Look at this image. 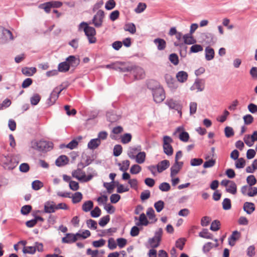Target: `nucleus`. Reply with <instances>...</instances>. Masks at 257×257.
Returning <instances> with one entry per match:
<instances>
[{"mask_svg":"<svg viewBox=\"0 0 257 257\" xmlns=\"http://www.w3.org/2000/svg\"><path fill=\"white\" fill-rule=\"evenodd\" d=\"M31 145L32 148L39 152L49 151L53 148L52 143L44 140H33L31 142Z\"/></svg>","mask_w":257,"mask_h":257,"instance_id":"nucleus-1","label":"nucleus"},{"mask_svg":"<svg viewBox=\"0 0 257 257\" xmlns=\"http://www.w3.org/2000/svg\"><path fill=\"white\" fill-rule=\"evenodd\" d=\"M83 27V31L85 35L87 36L90 44H94L96 42L95 29L92 27L89 26L88 24L86 22H82L80 24L79 29L80 30Z\"/></svg>","mask_w":257,"mask_h":257,"instance_id":"nucleus-2","label":"nucleus"},{"mask_svg":"<svg viewBox=\"0 0 257 257\" xmlns=\"http://www.w3.org/2000/svg\"><path fill=\"white\" fill-rule=\"evenodd\" d=\"M152 93L154 100L156 103L162 102L166 97L164 89L160 86L153 89Z\"/></svg>","mask_w":257,"mask_h":257,"instance_id":"nucleus-3","label":"nucleus"},{"mask_svg":"<svg viewBox=\"0 0 257 257\" xmlns=\"http://www.w3.org/2000/svg\"><path fill=\"white\" fill-rule=\"evenodd\" d=\"M173 142L171 137L165 136L163 137L164 152L168 156H171L173 153V149L170 144Z\"/></svg>","mask_w":257,"mask_h":257,"instance_id":"nucleus-4","label":"nucleus"},{"mask_svg":"<svg viewBox=\"0 0 257 257\" xmlns=\"http://www.w3.org/2000/svg\"><path fill=\"white\" fill-rule=\"evenodd\" d=\"M13 39L12 32L3 27H0V43H4Z\"/></svg>","mask_w":257,"mask_h":257,"instance_id":"nucleus-5","label":"nucleus"},{"mask_svg":"<svg viewBox=\"0 0 257 257\" xmlns=\"http://www.w3.org/2000/svg\"><path fill=\"white\" fill-rule=\"evenodd\" d=\"M133 69V67L130 64L116 62L114 63L113 70L121 72H128Z\"/></svg>","mask_w":257,"mask_h":257,"instance_id":"nucleus-6","label":"nucleus"},{"mask_svg":"<svg viewBox=\"0 0 257 257\" xmlns=\"http://www.w3.org/2000/svg\"><path fill=\"white\" fill-rule=\"evenodd\" d=\"M104 17V12L102 10H99L93 18L92 24L97 28L100 27L102 26Z\"/></svg>","mask_w":257,"mask_h":257,"instance_id":"nucleus-7","label":"nucleus"},{"mask_svg":"<svg viewBox=\"0 0 257 257\" xmlns=\"http://www.w3.org/2000/svg\"><path fill=\"white\" fill-rule=\"evenodd\" d=\"M133 67V69L128 72H131L135 79H142L145 76V72L141 67L136 66L132 64H130Z\"/></svg>","mask_w":257,"mask_h":257,"instance_id":"nucleus-8","label":"nucleus"},{"mask_svg":"<svg viewBox=\"0 0 257 257\" xmlns=\"http://www.w3.org/2000/svg\"><path fill=\"white\" fill-rule=\"evenodd\" d=\"M166 104L171 109H174L176 110L180 115L181 116L182 112V106L181 104L176 100L173 99H168L166 101Z\"/></svg>","mask_w":257,"mask_h":257,"instance_id":"nucleus-9","label":"nucleus"},{"mask_svg":"<svg viewBox=\"0 0 257 257\" xmlns=\"http://www.w3.org/2000/svg\"><path fill=\"white\" fill-rule=\"evenodd\" d=\"M204 88V81L202 79H196L191 87V90L197 89L198 91H202Z\"/></svg>","mask_w":257,"mask_h":257,"instance_id":"nucleus-10","label":"nucleus"},{"mask_svg":"<svg viewBox=\"0 0 257 257\" xmlns=\"http://www.w3.org/2000/svg\"><path fill=\"white\" fill-rule=\"evenodd\" d=\"M56 210V204L53 201H47L44 204V212L45 213H54Z\"/></svg>","mask_w":257,"mask_h":257,"instance_id":"nucleus-11","label":"nucleus"},{"mask_svg":"<svg viewBox=\"0 0 257 257\" xmlns=\"http://www.w3.org/2000/svg\"><path fill=\"white\" fill-rule=\"evenodd\" d=\"M183 165V163L182 162H175V164L171 168L170 176L171 177H174L179 173L180 169L182 168Z\"/></svg>","mask_w":257,"mask_h":257,"instance_id":"nucleus-12","label":"nucleus"},{"mask_svg":"<svg viewBox=\"0 0 257 257\" xmlns=\"http://www.w3.org/2000/svg\"><path fill=\"white\" fill-rule=\"evenodd\" d=\"M66 61L69 64L70 67H76L80 63V59L78 57L71 55L68 57Z\"/></svg>","mask_w":257,"mask_h":257,"instance_id":"nucleus-13","label":"nucleus"},{"mask_svg":"<svg viewBox=\"0 0 257 257\" xmlns=\"http://www.w3.org/2000/svg\"><path fill=\"white\" fill-rule=\"evenodd\" d=\"M202 38L208 44L214 43L216 40L213 34L208 32L202 33Z\"/></svg>","mask_w":257,"mask_h":257,"instance_id":"nucleus-14","label":"nucleus"},{"mask_svg":"<svg viewBox=\"0 0 257 257\" xmlns=\"http://www.w3.org/2000/svg\"><path fill=\"white\" fill-rule=\"evenodd\" d=\"M170 166V162L168 160H164L159 162L156 167L159 173H161L167 169Z\"/></svg>","mask_w":257,"mask_h":257,"instance_id":"nucleus-15","label":"nucleus"},{"mask_svg":"<svg viewBox=\"0 0 257 257\" xmlns=\"http://www.w3.org/2000/svg\"><path fill=\"white\" fill-rule=\"evenodd\" d=\"M85 173L80 168H78L77 170L72 172V176L79 181H83L85 177Z\"/></svg>","mask_w":257,"mask_h":257,"instance_id":"nucleus-16","label":"nucleus"},{"mask_svg":"<svg viewBox=\"0 0 257 257\" xmlns=\"http://www.w3.org/2000/svg\"><path fill=\"white\" fill-rule=\"evenodd\" d=\"M177 80L181 83L186 82L188 79V73L184 71H179L176 75Z\"/></svg>","mask_w":257,"mask_h":257,"instance_id":"nucleus-17","label":"nucleus"},{"mask_svg":"<svg viewBox=\"0 0 257 257\" xmlns=\"http://www.w3.org/2000/svg\"><path fill=\"white\" fill-rule=\"evenodd\" d=\"M77 239L75 238L74 234L67 233L66 236L62 238V242L64 243H72L75 242Z\"/></svg>","mask_w":257,"mask_h":257,"instance_id":"nucleus-18","label":"nucleus"},{"mask_svg":"<svg viewBox=\"0 0 257 257\" xmlns=\"http://www.w3.org/2000/svg\"><path fill=\"white\" fill-rule=\"evenodd\" d=\"M154 43L157 47V49L159 50H163L166 47V41L161 38H157L154 40Z\"/></svg>","mask_w":257,"mask_h":257,"instance_id":"nucleus-19","label":"nucleus"},{"mask_svg":"<svg viewBox=\"0 0 257 257\" xmlns=\"http://www.w3.org/2000/svg\"><path fill=\"white\" fill-rule=\"evenodd\" d=\"M243 210L248 214H251L255 210L254 204L251 202H246L243 204Z\"/></svg>","mask_w":257,"mask_h":257,"instance_id":"nucleus-20","label":"nucleus"},{"mask_svg":"<svg viewBox=\"0 0 257 257\" xmlns=\"http://www.w3.org/2000/svg\"><path fill=\"white\" fill-rule=\"evenodd\" d=\"M69 159L65 155H62L59 157L55 161V164L57 166L61 167L65 165L68 163Z\"/></svg>","mask_w":257,"mask_h":257,"instance_id":"nucleus-21","label":"nucleus"},{"mask_svg":"<svg viewBox=\"0 0 257 257\" xmlns=\"http://www.w3.org/2000/svg\"><path fill=\"white\" fill-rule=\"evenodd\" d=\"M205 59L207 61L212 60L214 57L215 52L213 48L210 47H207L205 49Z\"/></svg>","mask_w":257,"mask_h":257,"instance_id":"nucleus-22","label":"nucleus"},{"mask_svg":"<svg viewBox=\"0 0 257 257\" xmlns=\"http://www.w3.org/2000/svg\"><path fill=\"white\" fill-rule=\"evenodd\" d=\"M184 43L187 45H191L196 43V40L193 37L192 35L190 34H186L183 36Z\"/></svg>","mask_w":257,"mask_h":257,"instance_id":"nucleus-23","label":"nucleus"},{"mask_svg":"<svg viewBox=\"0 0 257 257\" xmlns=\"http://www.w3.org/2000/svg\"><path fill=\"white\" fill-rule=\"evenodd\" d=\"M141 150V148L130 147L127 151V155L131 159H135L137 154Z\"/></svg>","mask_w":257,"mask_h":257,"instance_id":"nucleus-24","label":"nucleus"},{"mask_svg":"<svg viewBox=\"0 0 257 257\" xmlns=\"http://www.w3.org/2000/svg\"><path fill=\"white\" fill-rule=\"evenodd\" d=\"M101 144V141L99 139H93L91 140L88 143V148L91 150L96 149Z\"/></svg>","mask_w":257,"mask_h":257,"instance_id":"nucleus-25","label":"nucleus"},{"mask_svg":"<svg viewBox=\"0 0 257 257\" xmlns=\"http://www.w3.org/2000/svg\"><path fill=\"white\" fill-rule=\"evenodd\" d=\"M59 94L60 93H58V92H57V91H56L55 89H54L53 91L51 92L49 98L48 99V103L50 105L53 104L58 98Z\"/></svg>","mask_w":257,"mask_h":257,"instance_id":"nucleus-26","label":"nucleus"},{"mask_svg":"<svg viewBox=\"0 0 257 257\" xmlns=\"http://www.w3.org/2000/svg\"><path fill=\"white\" fill-rule=\"evenodd\" d=\"M226 191L233 195L236 194L237 192V186L235 182L232 181L230 182V183L226 188Z\"/></svg>","mask_w":257,"mask_h":257,"instance_id":"nucleus-27","label":"nucleus"},{"mask_svg":"<svg viewBox=\"0 0 257 257\" xmlns=\"http://www.w3.org/2000/svg\"><path fill=\"white\" fill-rule=\"evenodd\" d=\"M149 223V221L147 219V218L146 216V215L143 213L140 214L139 217V222H137L136 225L137 226H140V225H144V226H147Z\"/></svg>","mask_w":257,"mask_h":257,"instance_id":"nucleus-28","label":"nucleus"},{"mask_svg":"<svg viewBox=\"0 0 257 257\" xmlns=\"http://www.w3.org/2000/svg\"><path fill=\"white\" fill-rule=\"evenodd\" d=\"M106 116L107 120L111 122H115L120 118V116L113 112H108L106 113Z\"/></svg>","mask_w":257,"mask_h":257,"instance_id":"nucleus-29","label":"nucleus"},{"mask_svg":"<svg viewBox=\"0 0 257 257\" xmlns=\"http://www.w3.org/2000/svg\"><path fill=\"white\" fill-rule=\"evenodd\" d=\"M93 207V203L91 200L86 201L84 202L82 206V209L84 212L90 211Z\"/></svg>","mask_w":257,"mask_h":257,"instance_id":"nucleus-30","label":"nucleus"},{"mask_svg":"<svg viewBox=\"0 0 257 257\" xmlns=\"http://www.w3.org/2000/svg\"><path fill=\"white\" fill-rule=\"evenodd\" d=\"M70 69L69 64L66 61L59 64L58 66V71L61 72H67Z\"/></svg>","mask_w":257,"mask_h":257,"instance_id":"nucleus-31","label":"nucleus"},{"mask_svg":"<svg viewBox=\"0 0 257 257\" xmlns=\"http://www.w3.org/2000/svg\"><path fill=\"white\" fill-rule=\"evenodd\" d=\"M82 194L80 192H76L71 196L73 203L76 204L80 202L82 199Z\"/></svg>","mask_w":257,"mask_h":257,"instance_id":"nucleus-32","label":"nucleus"},{"mask_svg":"<svg viewBox=\"0 0 257 257\" xmlns=\"http://www.w3.org/2000/svg\"><path fill=\"white\" fill-rule=\"evenodd\" d=\"M218 246V243L214 244L211 242H208L205 243L203 246V251L204 253H206L208 252L213 247H217Z\"/></svg>","mask_w":257,"mask_h":257,"instance_id":"nucleus-33","label":"nucleus"},{"mask_svg":"<svg viewBox=\"0 0 257 257\" xmlns=\"http://www.w3.org/2000/svg\"><path fill=\"white\" fill-rule=\"evenodd\" d=\"M22 72L26 76H32L36 72V69L35 67H25L22 69Z\"/></svg>","mask_w":257,"mask_h":257,"instance_id":"nucleus-34","label":"nucleus"},{"mask_svg":"<svg viewBox=\"0 0 257 257\" xmlns=\"http://www.w3.org/2000/svg\"><path fill=\"white\" fill-rule=\"evenodd\" d=\"M136 162L139 164L143 163L146 159V153L144 152H139L135 158Z\"/></svg>","mask_w":257,"mask_h":257,"instance_id":"nucleus-35","label":"nucleus"},{"mask_svg":"<svg viewBox=\"0 0 257 257\" xmlns=\"http://www.w3.org/2000/svg\"><path fill=\"white\" fill-rule=\"evenodd\" d=\"M13 160L14 157L10 155L3 156L2 157V161L3 162L7 165L10 164H13V165H14L15 163H13Z\"/></svg>","mask_w":257,"mask_h":257,"instance_id":"nucleus-36","label":"nucleus"},{"mask_svg":"<svg viewBox=\"0 0 257 257\" xmlns=\"http://www.w3.org/2000/svg\"><path fill=\"white\" fill-rule=\"evenodd\" d=\"M124 29L131 34H135L136 32V28L134 23H128L124 25Z\"/></svg>","mask_w":257,"mask_h":257,"instance_id":"nucleus-37","label":"nucleus"},{"mask_svg":"<svg viewBox=\"0 0 257 257\" xmlns=\"http://www.w3.org/2000/svg\"><path fill=\"white\" fill-rule=\"evenodd\" d=\"M199 235L201 237L206 239L213 238V235L209 233L207 229H203L202 231L199 232Z\"/></svg>","mask_w":257,"mask_h":257,"instance_id":"nucleus-38","label":"nucleus"},{"mask_svg":"<svg viewBox=\"0 0 257 257\" xmlns=\"http://www.w3.org/2000/svg\"><path fill=\"white\" fill-rule=\"evenodd\" d=\"M148 242L150 245V246L152 248H157L159 246L161 241H160L159 240H157L156 238L153 237L152 238H150L149 239Z\"/></svg>","mask_w":257,"mask_h":257,"instance_id":"nucleus-39","label":"nucleus"},{"mask_svg":"<svg viewBox=\"0 0 257 257\" xmlns=\"http://www.w3.org/2000/svg\"><path fill=\"white\" fill-rule=\"evenodd\" d=\"M243 140L245 144L248 147L252 146L254 142V139H252L251 137L248 135L244 136Z\"/></svg>","mask_w":257,"mask_h":257,"instance_id":"nucleus-40","label":"nucleus"},{"mask_svg":"<svg viewBox=\"0 0 257 257\" xmlns=\"http://www.w3.org/2000/svg\"><path fill=\"white\" fill-rule=\"evenodd\" d=\"M146 214L148 216L149 219L154 220V222H155L157 220V219L155 217V211L152 208H149L148 209Z\"/></svg>","mask_w":257,"mask_h":257,"instance_id":"nucleus-41","label":"nucleus"},{"mask_svg":"<svg viewBox=\"0 0 257 257\" xmlns=\"http://www.w3.org/2000/svg\"><path fill=\"white\" fill-rule=\"evenodd\" d=\"M32 188L35 190H38L43 187V183L39 180H35L32 183Z\"/></svg>","mask_w":257,"mask_h":257,"instance_id":"nucleus-42","label":"nucleus"},{"mask_svg":"<svg viewBox=\"0 0 257 257\" xmlns=\"http://www.w3.org/2000/svg\"><path fill=\"white\" fill-rule=\"evenodd\" d=\"M224 134L225 137L229 138L234 136V132L231 127L227 126L224 128Z\"/></svg>","mask_w":257,"mask_h":257,"instance_id":"nucleus-43","label":"nucleus"},{"mask_svg":"<svg viewBox=\"0 0 257 257\" xmlns=\"http://www.w3.org/2000/svg\"><path fill=\"white\" fill-rule=\"evenodd\" d=\"M110 217L109 215H106L101 217L99 221V225L101 227L105 226L109 221Z\"/></svg>","mask_w":257,"mask_h":257,"instance_id":"nucleus-44","label":"nucleus"},{"mask_svg":"<svg viewBox=\"0 0 257 257\" xmlns=\"http://www.w3.org/2000/svg\"><path fill=\"white\" fill-rule=\"evenodd\" d=\"M147 5L145 3H140L138 5L137 8L135 9V11L136 13H141L145 11L146 9Z\"/></svg>","mask_w":257,"mask_h":257,"instance_id":"nucleus-45","label":"nucleus"},{"mask_svg":"<svg viewBox=\"0 0 257 257\" xmlns=\"http://www.w3.org/2000/svg\"><path fill=\"white\" fill-rule=\"evenodd\" d=\"M23 252L25 254L29 253V254H34L36 252V248H35L34 246H24L23 249Z\"/></svg>","mask_w":257,"mask_h":257,"instance_id":"nucleus-46","label":"nucleus"},{"mask_svg":"<svg viewBox=\"0 0 257 257\" xmlns=\"http://www.w3.org/2000/svg\"><path fill=\"white\" fill-rule=\"evenodd\" d=\"M41 99L40 96L37 94H34L30 99L31 103L33 105H37Z\"/></svg>","mask_w":257,"mask_h":257,"instance_id":"nucleus-47","label":"nucleus"},{"mask_svg":"<svg viewBox=\"0 0 257 257\" xmlns=\"http://www.w3.org/2000/svg\"><path fill=\"white\" fill-rule=\"evenodd\" d=\"M220 226V221L217 220H215L211 223L210 229L212 231H216L219 229Z\"/></svg>","mask_w":257,"mask_h":257,"instance_id":"nucleus-48","label":"nucleus"},{"mask_svg":"<svg viewBox=\"0 0 257 257\" xmlns=\"http://www.w3.org/2000/svg\"><path fill=\"white\" fill-rule=\"evenodd\" d=\"M154 207L158 212H160L164 207V202L162 200H159L154 204Z\"/></svg>","mask_w":257,"mask_h":257,"instance_id":"nucleus-49","label":"nucleus"},{"mask_svg":"<svg viewBox=\"0 0 257 257\" xmlns=\"http://www.w3.org/2000/svg\"><path fill=\"white\" fill-rule=\"evenodd\" d=\"M130 164V162L128 160L123 161L121 164H119L120 166L119 169L123 172H125L128 170Z\"/></svg>","mask_w":257,"mask_h":257,"instance_id":"nucleus-50","label":"nucleus"},{"mask_svg":"<svg viewBox=\"0 0 257 257\" xmlns=\"http://www.w3.org/2000/svg\"><path fill=\"white\" fill-rule=\"evenodd\" d=\"M203 47L199 44H195L192 45L190 48L191 53H197L203 51Z\"/></svg>","mask_w":257,"mask_h":257,"instance_id":"nucleus-51","label":"nucleus"},{"mask_svg":"<svg viewBox=\"0 0 257 257\" xmlns=\"http://www.w3.org/2000/svg\"><path fill=\"white\" fill-rule=\"evenodd\" d=\"M132 140V135L131 134L126 133L121 136V142L123 144H127Z\"/></svg>","mask_w":257,"mask_h":257,"instance_id":"nucleus-52","label":"nucleus"},{"mask_svg":"<svg viewBox=\"0 0 257 257\" xmlns=\"http://www.w3.org/2000/svg\"><path fill=\"white\" fill-rule=\"evenodd\" d=\"M222 207L224 210H229L231 207V201L228 198H225L222 202Z\"/></svg>","mask_w":257,"mask_h":257,"instance_id":"nucleus-53","label":"nucleus"},{"mask_svg":"<svg viewBox=\"0 0 257 257\" xmlns=\"http://www.w3.org/2000/svg\"><path fill=\"white\" fill-rule=\"evenodd\" d=\"M179 138L181 141L187 142L189 140V135L186 132H182L179 134Z\"/></svg>","mask_w":257,"mask_h":257,"instance_id":"nucleus-54","label":"nucleus"},{"mask_svg":"<svg viewBox=\"0 0 257 257\" xmlns=\"http://www.w3.org/2000/svg\"><path fill=\"white\" fill-rule=\"evenodd\" d=\"M235 162V167L236 168H243L245 165V161L243 158H240L237 159Z\"/></svg>","mask_w":257,"mask_h":257,"instance_id":"nucleus-55","label":"nucleus"},{"mask_svg":"<svg viewBox=\"0 0 257 257\" xmlns=\"http://www.w3.org/2000/svg\"><path fill=\"white\" fill-rule=\"evenodd\" d=\"M141 167L139 165H134L131 168L130 172L133 174H137L141 172Z\"/></svg>","mask_w":257,"mask_h":257,"instance_id":"nucleus-56","label":"nucleus"},{"mask_svg":"<svg viewBox=\"0 0 257 257\" xmlns=\"http://www.w3.org/2000/svg\"><path fill=\"white\" fill-rule=\"evenodd\" d=\"M90 214L92 217H98L101 215V210L98 207L96 206L91 211Z\"/></svg>","mask_w":257,"mask_h":257,"instance_id":"nucleus-57","label":"nucleus"},{"mask_svg":"<svg viewBox=\"0 0 257 257\" xmlns=\"http://www.w3.org/2000/svg\"><path fill=\"white\" fill-rule=\"evenodd\" d=\"M246 182L249 186H253L256 183V179L254 176L251 175L246 178Z\"/></svg>","mask_w":257,"mask_h":257,"instance_id":"nucleus-58","label":"nucleus"},{"mask_svg":"<svg viewBox=\"0 0 257 257\" xmlns=\"http://www.w3.org/2000/svg\"><path fill=\"white\" fill-rule=\"evenodd\" d=\"M169 60L174 65H176L179 63V59L177 54L173 53L169 56Z\"/></svg>","mask_w":257,"mask_h":257,"instance_id":"nucleus-59","label":"nucleus"},{"mask_svg":"<svg viewBox=\"0 0 257 257\" xmlns=\"http://www.w3.org/2000/svg\"><path fill=\"white\" fill-rule=\"evenodd\" d=\"M39 8L42 9H44L46 13H48L50 12V10L52 8V5L49 2L40 5Z\"/></svg>","mask_w":257,"mask_h":257,"instance_id":"nucleus-60","label":"nucleus"},{"mask_svg":"<svg viewBox=\"0 0 257 257\" xmlns=\"http://www.w3.org/2000/svg\"><path fill=\"white\" fill-rule=\"evenodd\" d=\"M87 226L92 229H96L97 228V222L94 220L91 219H88L86 221Z\"/></svg>","mask_w":257,"mask_h":257,"instance_id":"nucleus-61","label":"nucleus"},{"mask_svg":"<svg viewBox=\"0 0 257 257\" xmlns=\"http://www.w3.org/2000/svg\"><path fill=\"white\" fill-rule=\"evenodd\" d=\"M185 241L184 238H179L176 241V247L179 248L181 250H183Z\"/></svg>","mask_w":257,"mask_h":257,"instance_id":"nucleus-62","label":"nucleus"},{"mask_svg":"<svg viewBox=\"0 0 257 257\" xmlns=\"http://www.w3.org/2000/svg\"><path fill=\"white\" fill-rule=\"evenodd\" d=\"M159 188L162 191L167 192L170 190L171 187L169 183L164 182L159 185Z\"/></svg>","mask_w":257,"mask_h":257,"instance_id":"nucleus-63","label":"nucleus"},{"mask_svg":"<svg viewBox=\"0 0 257 257\" xmlns=\"http://www.w3.org/2000/svg\"><path fill=\"white\" fill-rule=\"evenodd\" d=\"M249 186V189L248 191V196L253 197L257 195V187Z\"/></svg>","mask_w":257,"mask_h":257,"instance_id":"nucleus-64","label":"nucleus"}]
</instances>
